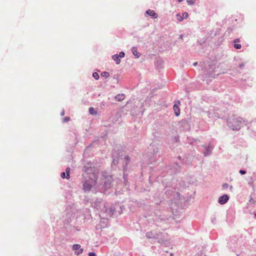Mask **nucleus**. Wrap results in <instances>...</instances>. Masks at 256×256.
I'll return each instance as SVG.
<instances>
[{
  "instance_id": "45",
  "label": "nucleus",
  "mask_w": 256,
  "mask_h": 256,
  "mask_svg": "<svg viewBox=\"0 0 256 256\" xmlns=\"http://www.w3.org/2000/svg\"><path fill=\"white\" fill-rule=\"evenodd\" d=\"M163 182V184H165V183H164V181H163V182Z\"/></svg>"
},
{
  "instance_id": "1",
  "label": "nucleus",
  "mask_w": 256,
  "mask_h": 256,
  "mask_svg": "<svg viewBox=\"0 0 256 256\" xmlns=\"http://www.w3.org/2000/svg\"><path fill=\"white\" fill-rule=\"evenodd\" d=\"M92 206L100 212V217L112 216L115 210L114 207L109 206L102 200L97 198L94 202H90Z\"/></svg>"
},
{
  "instance_id": "28",
  "label": "nucleus",
  "mask_w": 256,
  "mask_h": 256,
  "mask_svg": "<svg viewBox=\"0 0 256 256\" xmlns=\"http://www.w3.org/2000/svg\"><path fill=\"white\" fill-rule=\"evenodd\" d=\"M70 118L68 116H66L64 118L63 122H66L70 120Z\"/></svg>"
},
{
  "instance_id": "11",
  "label": "nucleus",
  "mask_w": 256,
  "mask_h": 256,
  "mask_svg": "<svg viewBox=\"0 0 256 256\" xmlns=\"http://www.w3.org/2000/svg\"><path fill=\"white\" fill-rule=\"evenodd\" d=\"M204 154L205 156H208L211 154L212 151L213 149L212 147L209 145H205L204 146Z\"/></svg>"
},
{
  "instance_id": "5",
  "label": "nucleus",
  "mask_w": 256,
  "mask_h": 256,
  "mask_svg": "<svg viewBox=\"0 0 256 256\" xmlns=\"http://www.w3.org/2000/svg\"><path fill=\"white\" fill-rule=\"evenodd\" d=\"M92 165V164H88L83 167V178H96V174H94V168Z\"/></svg>"
},
{
  "instance_id": "3",
  "label": "nucleus",
  "mask_w": 256,
  "mask_h": 256,
  "mask_svg": "<svg viewBox=\"0 0 256 256\" xmlns=\"http://www.w3.org/2000/svg\"><path fill=\"white\" fill-rule=\"evenodd\" d=\"M244 120L240 117L230 118L227 120L228 126L234 130H238L243 126Z\"/></svg>"
},
{
  "instance_id": "36",
  "label": "nucleus",
  "mask_w": 256,
  "mask_h": 256,
  "mask_svg": "<svg viewBox=\"0 0 256 256\" xmlns=\"http://www.w3.org/2000/svg\"><path fill=\"white\" fill-rule=\"evenodd\" d=\"M170 186H172L170 184H166V188H167V187H170Z\"/></svg>"
},
{
  "instance_id": "29",
  "label": "nucleus",
  "mask_w": 256,
  "mask_h": 256,
  "mask_svg": "<svg viewBox=\"0 0 256 256\" xmlns=\"http://www.w3.org/2000/svg\"><path fill=\"white\" fill-rule=\"evenodd\" d=\"M239 172H240L241 174L243 175V174H246V171L245 170H240Z\"/></svg>"
},
{
  "instance_id": "20",
  "label": "nucleus",
  "mask_w": 256,
  "mask_h": 256,
  "mask_svg": "<svg viewBox=\"0 0 256 256\" xmlns=\"http://www.w3.org/2000/svg\"><path fill=\"white\" fill-rule=\"evenodd\" d=\"M101 75L106 78H108L110 76V74L108 72H104L101 74Z\"/></svg>"
},
{
  "instance_id": "15",
  "label": "nucleus",
  "mask_w": 256,
  "mask_h": 256,
  "mask_svg": "<svg viewBox=\"0 0 256 256\" xmlns=\"http://www.w3.org/2000/svg\"><path fill=\"white\" fill-rule=\"evenodd\" d=\"M146 14L150 16L153 18H156L158 16V14L154 10H148L146 11Z\"/></svg>"
},
{
  "instance_id": "9",
  "label": "nucleus",
  "mask_w": 256,
  "mask_h": 256,
  "mask_svg": "<svg viewBox=\"0 0 256 256\" xmlns=\"http://www.w3.org/2000/svg\"><path fill=\"white\" fill-rule=\"evenodd\" d=\"M229 200V196L227 194H223L219 197L218 202L220 204H226Z\"/></svg>"
},
{
  "instance_id": "13",
  "label": "nucleus",
  "mask_w": 256,
  "mask_h": 256,
  "mask_svg": "<svg viewBox=\"0 0 256 256\" xmlns=\"http://www.w3.org/2000/svg\"><path fill=\"white\" fill-rule=\"evenodd\" d=\"M153 152L152 156L150 158V163L154 162H156V159L157 158V154L158 152V148L156 150L154 149Z\"/></svg>"
},
{
  "instance_id": "24",
  "label": "nucleus",
  "mask_w": 256,
  "mask_h": 256,
  "mask_svg": "<svg viewBox=\"0 0 256 256\" xmlns=\"http://www.w3.org/2000/svg\"><path fill=\"white\" fill-rule=\"evenodd\" d=\"M234 46L235 48L239 50L242 48V46L240 44H234Z\"/></svg>"
},
{
  "instance_id": "37",
  "label": "nucleus",
  "mask_w": 256,
  "mask_h": 256,
  "mask_svg": "<svg viewBox=\"0 0 256 256\" xmlns=\"http://www.w3.org/2000/svg\"><path fill=\"white\" fill-rule=\"evenodd\" d=\"M90 146H91V144H90V146H87V147L86 148V150H88V148H90Z\"/></svg>"
},
{
  "instance_id": "25",
  "label": "nucleus",
  "mask_w": 256,
  "mask_h": 256,
  "mask_svg": "<svg viewBox=\"0 0 256 256\" xmlns=\"http://www.w3.org/2000/svg\"><path fill=\"white\" fill-rule=\"evenodd\" d=\"M60 176L62 178H66V174L65 172H62L60 174Z\"/></svg>"
},
{
  "instance_id": "17",
  "label": "nucleus",
  "mask_w": 256,
  "mask_h": 256,
  "mask_svg": "<svg viewBox=\"0 0 256 256\" xmlns=\"http://www.w3.org/2000/svg\"><path fill=\"white\" fill-rule=\"evenodd\" d=\"M173 109L174 110L175 115L178 116L180 114V109L177 104H175L173 106Z\"/></svg>"
},
{
  "instance_id": "46",
  "label": "nucleus",
  "mask_w": 256,
  "mask_h": 256,
  "mask_svg": "<svg viewBox=\"0 0 256 256\" xmlns=\"http://www.w3.org/2000/svg\"><path fill=\"white\" fill-rule=\"evenodd\" d=\"M84 201H86V202H88V200H84Z\"/></svg>"
},
{
  "instance_id": "14",
  "label": "nucleus",
  "mask_w": 256,
  "mask_h": 256,
  "mask_svg": "<svg viewBox=\"0 0 256 256\" xmlns=\"http://www.w3.org/2000/svg\"><path fill=\"white\" fill-rule=\"evenodd\" d=\"M131 52H132V54H133V55L136 58H138L141 55L140 53L138 52V48L136 47H135V46L132 47V48L131 49Z\"/></svg>"
},
{
  "instance_id": "21",
  "label": "nucleus",
  "mask_w": 256,
  "mask_h": 256,
  "mask_svg": "<svg viewBox=\"0 0 256 256\" xmlns=\"http://www.w3.org/2000/svg\"><path fill=\"white\" fill-rule=\"evenodd\" d=\"M84 252V249L81 248H80L78 250H77V251H76L75 252V254L76 255H80V254H82Z\"/></svg>"
},
{
  "instance_id": "41",
  "label": "nucleus",
  "mask_w": 256,
  "mask_h": 256,
  "mask_svg": "<svg viewBox=\"0 0 256 256\" xmlns=\"http://www.w3.org/2000/svg\"><path fill=\"white\" fill-rule=\"evenodd\" d=\"M184 0H178V1L179 2H181L183 1Z\"/></svg>"
},
{
  "instance_id": "19",
  "label": "nucleus",
  "mask_w": 256,
  "mask_h": 256,
  "mask_svg": "<svg viewBox=\"0 0 256 256\" xmlns=\"http://www.w3.org/2000/svg\"><path fill=\"white\" fill-rule=\"evenodd\" d=\"M70 168L68 167L66 168V179H69L70 178Z\"/></svg>"
},
{
  "instance_id": "2",
  "label": "nucleus",
  "mask_w": 256,
  "mask_h": 256,
  "mask_svg": "<svg viewBox=\"0 0 256 256\" xmlns=\"http://www.w3.org/2000/svg\"><path fill=\"white\" fill-rule=\"evenodd\" d=\"M113 178L112 176L108 175L106 172L102 174L100 178V184L98 186V191L104 192L106 190L112 186Z\"/></svg>"
},
{
  "instance_id": "8",
  "label": "nucleus",
  "mask_w": 256,
  "mask_h": 256,
  "mask_svg": "<svg viewBox=\"0 0 256 256\" xmlns=\"http://www.w3.org/2000/svg\"><path fill=\"white\" fill-rule=\"evenodd\" d=\"M125 56V53L122 51L119 54H115L112 56V60L116 62V64H120L121 60L120 58H123Z\"/></svg>"
},
{
  "instance_id": "34",
  "label": "nucleus",
  "mask_w": 256,
  "mask_h": 256,
  "mask_svg": "<svg viewBox=\"0 0 256 256\" xmlns=\"http://www.w3.org/2000/svg\"><path fill=\"white\" fill-rule=\"evenodd\" d=\"M60 115H61L62 116H64V110H62V112H61V113H60Z\"/></svg>"
},
{
  "instance_id": "35",
  "label": "nucleus",
  "mask_w": 256,
  "mask_h": 256,
  "mask_svg": "<svg viewBox=\"0 0 256 256\" xmlns=\"http://www.w3.org/2000/svg\"><path fill=\"white\" fill-rule=\"evenodd\" d=\"M116 162H116V159L113 158L112 164H116Z\"/></svg>"
},
{
  "instance_id": "22",
  "label": "nucleus",
  "mask_w": 256,
  "mask_h": 256,
  "mask_svg": "<svg viewBox=\"0 0 256 256\" xmlns=\"http://www.w3.org/2000/svg\"><path fill=\"white\" fill-rule=\"evenodd\" d=\"M92 76L96 80H98L99 78V75L96 72H94L92 74Z\"/></svg>"
},
{
  "instance_id": "39",
  "label": "nucleus",
  "mask_w": 256,
  "mask_h": 256,
  "mask_svg": "<svg viewBox=\"0 0 256 256\" xmlns=\"http://www.w3.org/2000/svg\"><path fill=\"white\" fill-rule=\"evenodd\" d=\"M229 187H230V189L231 190H232V188H233L232 186H230Z\"/></svg>"
},
{
  "instance_id": "30",
  "label": "nucleus",
  "mask_w": 256,
  "mask_h": 256,
  "mask_svg": "<svg viewBox=\"0 0 256 256\" xmlns=\"http://www.w3.org/2000/svg\"><path fill=\"white\" fill-rule=\"evenodd\" d=\"M222 186L224 188H227L229 186V185L228 184L225 183L222 184Z\"/></svg>"
},
{
  "instance_id": "44",
  "label": "nucleus",
  "mask_w": 256,
  "mask_h": 256,
  "mask_svg": "<svg viewBox=\"0 0 256 256\" xmlns=\"http://www.w3.org/2000/svg\"><path fill=\"white\" fill-rule=\"evenodd\" d=\"M254 218H256V213L254 214Z\"/></svg>"
},
{
  "instance_id": "12",
  "label": "nucleus",
  "mask_w": 256,
  "mask_h": 256,
  "mask_svg": "<svg viewBox=\"0 0 256 256\" xmlns=\"http://www.w3.org/2000/svg\"><path fill=\"white\" fill-rule=\"evenodd\" d=\"M124 159L126 160V166H124V176H123V178L124 179V182H125L127 180V176L125 174V172H124V171L126 169V167L127 166V164H128V163L130 162V158L128 156H126L125 157H124Z\"/></svg>"
},
{
  "instance_id": "38",
  "label": "nucleus",
  "mask_w": 256,
  "mask_h": 256,
  "mask_svg": "<svg viewBox=\"0 0 256 256\" xmlns=\"http://www.w3.org/2000/svg\"><path fill=\"white\" fill-rule=\"evenodd\" d=\"M198 64V62H194V63L193 64V65H194V66H197Z\"/></svg>"
},
{
  "instance_id": "42",
  "label": "nucleus",
  "mask_w": 256,
  "mask_h": 256,
  "mask_svg": "<svg viewBox=\"0 0 256 256\" xmlns=\"http://www.w3.org/2000/svg\"><path fill=\"white\" fill-rule=\"evenodd\" d=\"M178 159H180H180L181 158V156H178Z\"/></svg>"
},
{
  "instance_id": "4",
  "label": "nucleus",
  "mask_w": 256,
  "mask_h": 256,
  "mask_svg": "<svg viewBox=\"0 0 256 256\" xmlns=\"http://www.w3.org/2000/svg\"><path fill=\"white\" fill-rule=\"evenodd\" d=\"M84 180L82 181V190L84 192H89L93 186H95L96 183V178H83Z\"/></svg>"
},
{
  "instance_id": "7",
  "label": "nucleus",
  "mask_w": 256,
  "mask_h": 256,
  "mask_svg": "<svg viewBox=\"0 0 256 256\" xmlns=\"http://www.w3.org/2000/svg\"><path fill=\"white\" fill-rule=\"evenodd\" d=\"M180 164L178 163H175L172 166H169L168 167V172L170 175L176 174L180 172Z\"/></svg>"
},
{
  "instance_id": "26",
  "label": "nucleus",
  "mask_w": 256,
  "mask_h": 256,
  "mask_svg": "<svg viewBox=\"0 0 256 256\" xmlns=\"http://www.w3.org/2000/svg\"><path fill=\"white\" fill-rule=\"evenodd\" d=\"M186 2L189 5H192L194 4V0H186Z\"/></svg>"
},
{
  "instance_id": "6",
  "label": "nucleus",
  "mask_w": 256,
  "mask_h": 256,
  "mask_svg": "<svg viewBox=\"0 0 256 256\" xmlns=\"http://www.w3.org/2000/svg\"><path fill=\"white\" fill-rule=\"evenodd\" d=\"M146 236L148 238H152L156 240L160 244H162L164 241V234L162 233H156L153 232H148Z\"/></svg>"
},
{
  "instance_id": "27",
  "label": "nucleus",
  "mask_w": 256,
  "mask_h": 256,
  "mask_svg": "<svg viewBox=\"0 0 256 256\" xmlns=\"http://www.w3.org/2000/svg\"><path fill=\"white\" fill-rule=\"evenodd\" d=\"M245 64H245V63H244V62H240V63L239 64V65H238V68H240V69L242 68L244 66Z\"/></svg>"
},
{
  "instance_id": "31",
  "label": "nucleus",
  "mask_w": 256,
  "mask_h": 256,
  "mask_svg": "<svg viewBox=\"0 0 256 256\" xmlns=\"http://www.w3.org/2000/svg\"><path fill=\"white\" fill-rule=\"evenodd\" d=\"M88 256H96V254L94 252H90L88 254Z\"/></svg>"
},
{
  "instance_id": "40",
  "label": "nucleus",
  "mask_w": 256,
  "mask_h": 256,
  "mask_svg": "<svg viewBox=\"0 0 256 256\" xmlns=\"http://www.w3.org/2000/svg\"><path fill=\"white\" fill-rule=\"evenodd\" d=\"M182 38H183V35H182V34H180V38L182 39Z\"/></svg>"
},
{
  "instance_id": "43",
  "label": "nucleus",
  "mask_w": 256,
  "mask_h": 256,
  "mask_svg": "<svg viewBox=\"0 0 256 256\" xmlns=\"http://www.w3.org/2000/svg\"><path fill=\"white\" fill-rule=\"evenodd\" d=\"M170 256H173V254H172V253H171V254H170Z\"/></svg>"
},
{
  "instance_id": "16",
  "label": "nucleus",
  "mask_w": 256,
  "mask_h": 256,
  "mask_svg": "<svg viewBox=\"0 0 256 256\" xmlns=\"http://www.w3.org/2000/svg\"><path fill=\"white\" fill-rule=\"evenodd\" d=\"M125 95L124 94H120L115 96L114 98L118 102H122L125 98Z\"/></svg>"
},
{
  "instance_id": "10",
  "label": "nucleus",
  "mask_w": 256,
  "mask_h": 256,
  "mask_svg": "<svg viewBox=\"0 0 256 256\" xmlns=\"http://www.w3.org/2000/svg\"><path fill=\"white\" fill-rule=\"evenodd\" d=\"M188 16V14L186 12L182 13V14L180 13L176 14V20L179 22H182L184 19L186 18Z\"/></svg>"
},
{
  "instance_id": "23",
  "label": "nucleus",
  "mask_w": 256,
  "mask_h": 256,
  "mask_svg": "<svg viewBox=\"0 0 256 256\" xmlns=\"http://www.w3.org/2000/svg\"><path fill=\"white\" fill-rule=\"evenodd\" d=\"M89 112L91 114H96L94 109L92 107H90L89 108Z\"/></svg>"
},
{
  "instance_id": "33",
  "label": "nucleus",
  "mask_w": 256,
  "mask_h": 256,
  "mask_svg": "<svg viewBox=\"0 0 256 256\" xmlns=\"http://www.w3.org/2000/svg\"><path fill=\"white\" fill-rule=\"evenodd\" d=\"M240 40L239 38H236L234 40V43L236 44L237 42H240Z\"/></svg>"
},
{
  "instance_id": "32",
  "label": "nucleus",
  "mask_w": 256,
  "mask_h": 256,
  "mask_svg": "<svg viewBox=\"0 0 256 256\" xmlns=\"http://www.w3.org/2000/svg\"><path fill=\"white\" fill-rule=\"evenodd\" d=\"M212 222L214 224L216 223V218L215 216L212 218Z\"/></svg>"
},
{
  "instance_id": "18",
  "label": "nucleus",
  "mask_w": 256,
  "mask_h": 256,
  "mask_svg": "<svg viewBox=\"0 0 256 256\" xmlns=\"http://www.w3.org/2000/svg\"><path fill=\"white\" fill-rule=\"evenodd\" d=\"M80 247H81V246L80 244H74L72 246V248L74 250H78L80 248H81Z\"/></svg>"
}]
</instances>
